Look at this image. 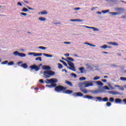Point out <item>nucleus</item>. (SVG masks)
<instances>
[{
	"label": "nucleus",
	"mask_w": 126,
	"mask_h": 126,
	"mask_svg": "<svg viewBox=\"0 0 126 126\" xmlns=\"http://www.w3.org/2000/svg\"><path fill=\"white\" fill-rule=\"evenodd\" d=\"M94 85L92 84V82H89V81H85L83 83H80L79 84V87L81 92H83L84 94H87L88 92H90L89 90L84 88L89 87V86H93Z\"/></svg>",
	"instance_id": "nucleus-1"
},
{
	"label": "nucleus",
	"mask_w": 126,
	"mask_h": 126,
	"mask_svg": "<svg viewBox=\"0 0 126 126\" xmlns=\"http://www.w3.org/2000/svg\"><path fill=\"white\" fill-rule=\"evenodd\" d=\"M42 68L44 70H46L43 71V75L45 76V78H50L51 76H53V75H55V74H56V73L55 72L50 70L51 69V67H50V66L43 65Z\"/></svg>",
	"instance_id": "nucleus-2"
},
{
	"label": "nucleus",
	"mask_w": 126,
	"mask_h": 126,
	"mask_svg": "<svg viewBox=\"0 0 126 126\" xmlns=\"http://www.w3.org/2000/svg\"><path fill=\"white\" fill-rule=\"evenodd\" d=\"M84 98H87V99H96V100H98V101H103V102H108V101H109V98H108V97H104L103 99L102 98V97H93L91 95H85L84 96Z\"/></svg>",
	"instance_id": "nucleus-3"
},
{
	"label": "nucleus",
	"mask_w": 126,
	"mask_h": 126,
	"mask_svg": "<svg viewBox=\"0 0 126 126\" xmlns=\"http://www.w3.org/2000/svg\"><path fill=\"white\" fill-rule=\"evenodd\" d=\"M62 60H63V61H65L66 62H67L68 65H69L70 66V67H68V68H69V69L72 70V71H75L76 70L75 69V67H74V64L72 62L63 58V57L62 58Z\"/></svg>",
	"instance_id": "nucleus-4"
},
{
	"label": "nucleus",
	"mask_w": 126,
	"mask_h": 126,
	"mask_svg": "<svg viewBox=\"0 0 126 126\" xmlns=\"http://www.w3.org/2000/svg\"><path fill=\"white\" fill-rule=\"evenodd\" d=\"M66 90V88L62 86H58L55 88V90L56 92H62V91H63Z\"/></svg>",
	"instance_id": "nucleus-5"
},
{
	"label": "nucleus",
	"mask_w": 126,
	"mask_h": 126,
	"mask_svg": "<svg viewBox=\"0 0 126 126\" xmlns=\"http://www.w3.org/2000/svg\"><path fill=\"white\" fill-rule=\"evenodd\" d=\"M40 66H42V64H40L38 66L33 64L30 66V68H31V70H33L34 69L35 71H39V70H40Z\"/></svg>",
	"instance_id": "nucleus-6"
},
{
	"label": "nucleus",
	"mask_w": 126,
	"mask_h": 126,
	"mask_svg": "<svg viewBox=\"0 0 126 126\" xmlns=\"http://www.w3.org/2000/svg\"><path fill=\"white\" fill-rule=\"evenodd\" d=\"M58 82V79L56 78H52L51 79H46L45 83L46 84H50V83H57Z\"/></svg>",
	"instance_id": "nucleus-7"
},
{
	"label": "nucleus",
	"mask_w": 126,
	"mask_h": 126,
	"mask_svg": "<svg viewBox=\"0 0 126 126\" xmlns=\"http://www.w3.org/2000/svg\"><path fill=\"white\" fill-rule=\"evenodd\" d=\"M118 10L119 12H110V13L111 14H112L113 15H119V14H121V13H123V12H124V11H125L124 8H118Z\"/></svg>",
	"instance_id": "nucleus-8"
},
{
	"label": "nucleus",
	"mask_w": 126,
	"mask_h": 126,
	"mask_svg": "<svg viewBox=\"0 0 126 126\" xmlns=\"http://www.w3.org/2000/svg\"><path fill=\"white\" fill-rule=\"evenodd\" d=\"M72 96H74V97H83V94L81 92L74 93L72 94Z\"/></svg>",
	"instance_id": "nucleus-9"
},
{
	"label": "nucleus",
	"mask_w": 126,
	"mask_h": 126,
	"mask_svg": "<svg viewBox=\"0 0 126 126\" xmlns=\"http://www.w3.org/2000/svg\"><path fill=\"white\" fill-rule=\"evenodd\" d=\"M89 82H92L93 84V83H96L97 85H99V86H103V85H104L103 83H102V82H101L100 81H89Z\"/></svg>",
	"instance_id": "nucleus-10"
},
{
	"label": "nucleus",
	"mask_w": 126,
	"mask_h": 126,
	"mask_svg": "<svg viewBox=\"0 0 126 126\" xmlns=\"http://www.w3.org/2000/svg\"><path fill=\"white\" fill-rule=\"evenodd\" d=\"M46 87H49V88H52V87H56L57 86V84L52 83V84H51V85H46Z\"/></svg>",
	"instance_id": "nucleus-11"
},
{
	"label": "nucleus",
	"mask_w": 126,
	"mask_h": 126,
	"mask_svg": "<svg viewBox=\"0 0 126 126\" xmlns=\"http://www.w3.org/2000/svg\"><path fill=\"white\" fill-rule=\"evenodd\" d=\"M107 44H108V45H112L113 46H119V44L116 42H107Z\"/></svg>",
	"instance_id": "nucleus-12"
},
{
	"label": "nucleus",
	"mask_w": 126,
	"mask_h": 126,
	"mask_svg": "<svg viewBox=\"0 0 126 126\" xmlns=\"http://www.w3.org/2000/svg\"><path fill=\"white\" fill-rule=\"evenodd\" d=\"M73 91H71V90H66L64 93H65V94H71V93H73Z\"/></svg>",
	"instance_id": "nucleus-13"
},
{
	"label": "nucleus",
	"mask_w": 126,
	"mask_h": 126,
	"mask_svg": "<svg viewBox=\"0 0 126 126\" xmlns=\"http://www.w3.org/2000/svg\"><path fill=\"white\" fill-rule=\"evenodd\" d=\"M65 83L67 84V85H69V86H70L71 87H72V83L70 82L69 81H65Z\"/></svg>",
	"instance_id": "nucleus-14"
},
{
	"label": "nucleus",
	"mask_w": 126,
	"mask_h": 126,
	"mask_svg": "<svg viewBox=\"0 0 126 126\" xmlns=\"http://www.w3.org/2000/svg\"><path fill=\"white\" fill-rule=\"evenodd\" d=\"M38 14H41V15H45V14H48V12H47V11H43L39 12Z\"/></svg>",
	"instance_id": "nucleus-15"
},
{
	"label": "nucleus",
	"mask_w": 126,
	"mask_h": 126,
	"mask_svg": "<svg viewBox=\"0 0 126 126\" xmlns=\"http://www.w3.org/2000/svg\"><path fill=\"white\" fill-rule=\"evenodd\" d=\"M21 66L22 67H23V68H27L28 67V65H27L26 63H23L21 65Z\"/></svg>",
	"instance_id": "nucleus-16"
},
{
	"label": "nucleus",
	"mask_w": 126,
	"mask_h": 126,
	"mask_svg": "<svg viewBox=\"0 0 126 126\" xmlns=\"http://www.w3.org/2000/svg\"><path fill=\"white\" fill-rule=\"evenodd\" d=\"M109 93H110L111 94H112V95H117L119 94V93L115 91H111V92H109Z\"/></svg>",
	"instance_id": "nucleus-17"
},
{
	"label": "nucleus",
	"mask_w": 126,
	"mask_h": 126,
	"mask_svg": "<svg viewBox=\"0 0 126 126\" xmlns=\"http://www.w3.org/2000/svg\"><path fill=\"white\" fill-rule=\"evenodd\" d=\"M79 69L81 73H84V67H80Z\"/></svg>",
	"instance_id": "nucleus-18"
},
{
	"label": "nucleus",
	"mask_w": 126,
	"mask_h": 126,
	"mask_svg": "<svg viewBox=\"0 0 126 126\" xmlns=\"http://www.w3.org/2000/svg\"><path fill=\"white\" fill-rule=\"evenodd\" d=\"M19 56L21 57V58H24V57H26V54L24 53H20L19 54Z\"/></svg>",
	"instance_id": "nucleus-19"
},
{
	"label": "nucleus",
	"mask_w": 126,
	"mask_h": 126,
	"mask_svg": "<svg viewBox=\"0 0 126 126\" xmlns=\"http://www.w3.org/2000/svg\"><path fill=\"white\" fill-rule=\"evenodd\" d=\"M43 55L45 57H47V58H52V57H53V55L50 54H43Z\"/></svg>",
	"instance_id": "nucleus-20"
},
{
	"label": "nucleus",
	"mask_w": 126,
	"mask_h": 126,
	"mask_svg": "<svg viewBox=\"0 0 126 126\" xmlns=\"http://www.w3.org/2000/svg\"><path fill=\"white\" fill-rule=\"evenodd\" d=\"M115 102L116 103H122V100L120 98H116L115 99Z\"/></svg>",
	"instance_id": "nucleus-21"
},
{
	"label": "nucleus",
	"mask_w": 126,
	"mask_h": 126,
	"mask_svg": "<svg viewBox=\"0 0 126 126\" xmlns=\"http://www.w3.org/2000/svg\"><path fill=\"white\" fill-rule=\"evenodd\" d=\"M38 19L39 20H40V21H46V18L44 17H39Z\"/></svg>",
	"instance_id": "nucleus-22"
},
{
	"label": "nucleus",
	"mask_w": 126,
	"mask_h": 126,
	"mask_svg": "<svg viewBox=\"0 0 126 126\" xmlns=\"http://www.w3.org/2000/svg\"><path fill=\"white\" fill-rule=\"evenodd\" d=\"M42 53H34V57H39L42 56Z\"/></svg>",
	"instance_id": "nucleus-23"
},
{
	"label": "nucleus",
	"mask_w": 126,
	"mask_h": 126,
	"mask_svg": "<svg viewBox=\"0 0 126 126\" xmlns=\"http://www.w3.org/2000/svg\"><path fill=\"white\" fill-rule=\"evenodd\" d=\"M22 11H23L24 12H27V11H29V10H28V9H27L25 7H24V8H23Z\"/></svg>",
	"instance_id": "nucleus-24"
},
{
	"label": "nucleus",
	"mask_w": 126,
	"mask_h": 126,
	"mask_svg": "<svg viewBox=\"0 0 126 126\" xmlns=\"http://www.w3.org/2000/svg\"><path fill=\"white\" fill-rule=\"evenodd\" d=\"M91 93H94V94H98V91H89Z\"/></svg>",
	"instance_id": "nucleus-25"
},
{
	"label": "nucleus",
	"mask_w": 126,
	"mask_h": 126,
	"mask_svg": "<svg viewBox=\"0 0 126 126\" xmlns=\"http://www.w3.org/2000/svg\"><path fill=\"white\" fill-rule=\"evenodd\" d=\"M60 62L62 63H63V64H64V65H65V66H67V64L64 61H63V60H60Z\"/></svg>",
	"instance_id": "nucleus-26"
},
{
	"label": "nucleus",
	"mask_w": 126,
	"mask_h": 126,
	"mask_svg": "<svg viewBox=\"0 0 126 126\" xmlns=\"http://www.w3.org/2000/svg\"><path fill=\"white\" fill-rule=\"evenodd\" d=\"M120 80L122 81H126V77H121L120 78Z\"/></svg>",
	"instance_id": "nucleus-27"
},
{
	"label": "nucleus",
	"mask_w": 126,
	"mask_h": 126,
	"mask_svg": "<svg viewBox=\"0 0 126 126\" xmlns=\"http://www.w3.org/2000/svg\"><path fill=\"white\" fill-rule=\"evenodd\" d=\"M67 60H68V61H70V62H74V59L71 57L67 58Z\"/></svg>",
	"instance_id": "nucleus-28"
},
{
	"label": "nucleus",
	"mask_w": 126,
	"mask_h": 126,
	"mask_svg": "<svg viewBox=\"0 0 126 126\" xmlns=\"http://www.w3.org/2000/svg\"><path fill=\"white\" fill-rule=\"evenodd\" d=\"M13 55H14V56H19V52L15 51L14 52H13Z\"/></svg>",
	"instance_id": "nucleus-29"
},
{
	"label": "nucleus",
	"mask_w": 126,
	"mask_h": 126,
	"mask_svg": "<svg viewBox=\"0 0 126 126\" xmlns=\"http://www.w3.org/2000/svg\"><path fill=\"white\" fill-rule=\"evenodd\" d=\"M100 48H101L102 49H107V48H108V45L105 44V45L101 46Z\"/></svg>",
	"instance_id": "nucleus-30"
},
{
	"label": "nucleus",
	"mask_w": 126,
	"mask_h": 126,
	"mask_svg": "<svg viewBox=\"0 0 126 126\" xmlns=\"http://www.w3.org/2000/svg\"><path fill=\"white\" fill-rule=\"evenodd\" d=\"M38 48V49H41V50H46L47 49L46 47L43 46H39Z\"/></svg>",
	"instance_id": "nucleus-31"
},
{
	"label": "nucleus",
	"mask_w": 126,
	"mask_h": 126,
	"mask_svg": "<svg viewBox=\"0 0 126 126\" xmlns=\"http://www.w3.org/2000/svg\"><path fill=\"white\" fill-rule=\"evenodd\" d=\"M13 64H14V62L13 61L10 62L8 63V65H13Z\"/></svg>",
	"instance_id": "nucleus-32"
},
{
	"label": "nucleus",
	"mask_w": 126,
	"mask_h": 126,
	"mask_svg": "<svg viewBox=\"0 0 126 126\" xmlns=\"http://www.w3.org/2000/svg\"><path fill=\"white\" fill-rule=\"evenodd\" d=\"M35 61H39V62H42V58L41 57H37L35 59Z\"/></svg>",
	"instance_id": "nucleus-33"
},
{
	"label": "nucleus",
	"mask_w": 126,
	"mask_h": 126,
	"mask_svg": "<svg viewBox=\"0 0 126 126\" xmlns=\"http://www.w3.org/2000/svg\"><path fill=\"white\" fill-rule=\"evenodd\" d=\"M103 89H105V90H110V88H108L107 86H104L103 87Z\"/></svg>",
	"instance_id": "nucleus-34"
},
{
	"label": "nucleus",
	"mask_w": 126,
	"mask_h": 126,
	"mask_svg": "<svg viewBox=\"0 0 126 126\" xmlns=\"http://www.w3.org/2000/svg\"><path fill=\"white\" fill-rule=\"evenodd\" d=\"M109 101L110 102H114V101H115V99L114 98V97H110Z\"/></svg>",
	"instance_id": "nucleus-35"
},
{
	"label": "nucleus",
	"mask_w": 126,
	"mask_h": 126,
	"mask_svg": "<svg viewBox=\"0 0 126 126\" xmlns=\"http://www.w3.org/2000/svg\"><path fill=\"white\" fill-rule=\"evenodd\" d=\"M58 68L61 69V68H63V65L60 63H58Z\"/></svg>",
	"instance_id": "nucleus-36"
},
{
	"label": "nucleus",
	"mask_w": 126,
	"mask_h": 126,
	"mask_svg": "<svg viewBox=\"0 0 126 126\" xmlns=\"http://www.w3.org/2000/svg\"><path fill=\"white\" fill-rule=\"evenodd\" d=\"M111 105H112V103L111 102H107L106 103V106L107 107H110V106H111Z\"/></svg>",
	"instance_id": "nucleus-37"
},
{
	"label": "nucleus",
	"mask_w": 126,
	"mask_h": 126,
	"mask_svg": "<svg viewBox=\"0 0 126 126\" xmlns=\"http://www.w3.org/2000/svg\"><path fill=\"white\" fill-rule=\"evenodd\" d=\"M8 63V61H5L1 63V64H6V63Z\"/></svg>",
	"instance_id": "nucleus-38"
},
{
	"label": "nucleus",
	"mask_w": 126,
	"mask_h": 126,
	"mask_svg": "<svg viewBox=\"0 0 126 126\" xmlns=\"http://www.w3.org/2000/svg\"><path fill=\"white\" fill-rule=\"evenodd\" d=\"M80 80H86V78L85 77H80L79 78Z\"/></svg>",
	"instance_id": "nucleus-39"
},
{
	"label": "nucleus",
	"mask_w": 126,
	"mask_h": 126,
	"mask_svg": "<svg viewBox=\"0 0 126 126\" xmlns=\"http://www.w3.org/2000/svg\"><path fill=\"white\" fill-rule=\"evenodd\" d=\"M87 45H88L89 46H91V47H95V45L94 44H91L89 43H87Z\"/></svg>",
	"instance_id": "nucleus-40"
},
{
	"label": "nucleus",
	"mask_w": 126,
	"mask_h": 126,
	"mask_svg": "<svg viewBox=\"0 0 126 126\" xmlns=\"http://www.w3.org/2000/svg\"><path fill=\"white\" fill-rule=\"evenodd\" d=\"M98 79H100L99 77L96 76L94 78V80H98Z\"/></svg>",
	"instance_id": "nucleus-41"
},
{
	"label": "nucleus",
	"mask_w": 126,
	"mask_h": 126,
	"mask_svg": "<svg viewBox=\"0 0 126 126\" xmlns=\"http://www.w3.org/2000/svg\"><path fill=\"white\" fill-rule=\"evenodd\" d=\"M109 11H110V10H102V12L103 13H107V12H109Z\"/></svg>",
	"instance_id": "nucleus-42"
},
{
	"label": "nucleus",
	"mask_w": 126,
	"mask_h": 126,
	"mask_svg": "<svg viewBox=\"0 0 126 126\" xmlns=\"http://www.w3.org/2000/svg\"><path fill=\"white\" fill-rule=\"evenodd\" d=\"M71 21H82V20H78V19H74V20H70Z\"/></svg>",
	"instance_id": "nucleus-43"
},
{
	"label": "nucleus",
	"mask_w": 126,
	"mask_h": 126,
	"mask_svg": "<svg viewBox=\"0 0 126 126\" xmlns=\"http://www.w3.org/2000/svg\"><path fill=\"white\" fill-rule=\"evenodd\" d=\"M92 29H93L94 31H98V29L94 28V27H93Z\"/></svg>",
	"instance_id": "nucleus-44"
},
{
	"label": "nucleus",
	"mask_w": 126,
	"mask_h": 126,
	"mask_svg": "<svg viewBox=\"0 0 126 126\" xmlns=\"http://www.w3.org/2000/svg\"><path fill=\"white\" fill-rule=\"evenodd\" d=\"M21 15H23L24 16H26L27 15V14L26 13H21Z\"/></svg>",
	"instance_id": "nucleus-45"
},
{
	"label": "nucleus",
	"mask_w": 126,
	"mask_h": 126,
	"mask_svg": "<svg viewBox=\"0 0 126 126\" xmlns=\"http://www.w3.org/2000/svg\"><path fill=\"white\" fill-rule=\"evenodd\" d=\"M71 75H72V76H74V77H75V78L77 77V75H76V74H75L74 73H72Z\"/></svg>",
	"instance_id": "nucleus-46"
},
{
	"label": "nucleus",
	"mask_w": 126,
	"mask_h": 126,
	"mask_svg": "<svg viewBox=\"0 0 126 126\" xmlns=\"http://www.w3.org/2000/svg\"><path fill=\"white\" fill-rule=\"evenodd\" d=\"M74 10H79V9H81V8L80 7H77V8H75Z\"/></svg>",
	"instance_id": "nucleus-47"
},
{
	"label": "nucleus",
	"mask_w": 126,
	"mask_h": 126,
	"mask_svg": "<svg viewBox=\"0 0 126 126\" xmlns=\"http://www.w3.org/2000/svg\"><path fill=\"white\" fill-rule=\"evenodd\" d=\"M62 71H63H63H64L65 72V73H67V71L65 69H62Z\"/></svg>",
	"instance_id": "nucleus-48"
},
{
	"label": "nucleus",
	"mask_w": 126,
	"mask_h": 126,
	"mask_svg": "<svg viewBox=\"0 0 126 126\" xmlns=\"http://www.w3.org/2000/svg\"><path fill=\"white\" fill-rule=\"evenodd\" d=\"M18 5H20V6H22V4H21V2H18L17 3Z\"/></svg>",
	"instance_id": "nucleus-49"
},
{
	"label": "nucleus",
	"mask_w": 126,
	"mask_h": 126,
	"mask_svg": "<svg viewBox=\"0 0 126 126\" xmlns=\"http://www.w3.org/2000/svg\"><path fill=\"white\" fill-rule=\"evenodd\" d=\"M39 82H40V83H44V80L43 79H40L39 80Z\"/></svg>",
	"instance_id": "nucleus-50"
},
{
	"label": "nucleus",
	"mask_w": 126,
	"mask_h": 126,
	"mask_svg": "<svg viewBox=\"0 0 126 126\" xmlns=\"http://www.w3.org/2000/svg\"><path fill=\"white\" fill-rule=\"evenodd\" d=\"M86 66H87V68H90L91 67V66H90L89 64H87Z\"/></svg>",
	"instance_id": "nucleus-51"
},
{
	"label": "nucleus",
	"mask_w": 126,
	"mask_h": 126,
	"mask_svg": "<svg viewBox=\"0 0 126 126\" xmlns=\"http://www.w3.org/2000/svg\"><path fill=\"white\" fill-rule=\"evenodd\" d=\"M101 81H102V82H107V80L104 79H102Z\"/></svg>",
	"instance_id": "nucleus-52"
},
{
	"label": "nucleus",
	"mask_w": 126,
	"mask_h": 126,
	"mask_svg": "<svg viewBox=\"0 0 126 126\" xmlns=\"http://www.w3.org/2000/svg\"><path fill=\"white\" fill-rule=\"evenodd\" d=\"M123 101L125 103V105H126V98L124 99Z\"/></svg>",
	"instance_id": "nucleus-53"
},
{
	"label": "nucleus",
	"mask_w": 126,
	"mask_h": 126,
	"mask_svg": "<svg viewBox=\"0 0 126 126\" xmlns=\"http://www.w3.org/2000/svg\"><path fill=\"white\" fill-rule=\"evenodd\" d=\"M29 55L32 56V55H35V53H29Z\"/></svg>",
	"instance_id": "nucleus-54"
},
{
	"label": "nucleus",
	"mask_w": 126,
	"mask_h": 126,
	"mask_svg": "<svg viewBox=\"0 0 126 126\" xmlns=\"http://www.w3.org/2000/svg\"><path fill=\"white\" fill-rule=\"evenodd\" d=\"M28 9H30V10H34V9H33V8H32L31 7H28Z\"/></svg>",
	"instance_id": "nucleus-55"
},
{
	"label": "nucleus",
	"mask_w": 126,
	"mask_h": 126,
	"mask_svg": "<svg viewBox=\"0 0 126 126\" xmlns=\"http://www.w3.org/2000/svg\"><path fill=\"white\" fill-rule=\"evenodd\" d=\"M64 44H70V42H64Z\"/></svg>",
	"instance_id": "nucleus-56"
},
{
	"label": "nucleus",
	"mask_w": 126,
	"mask_h": 126,
	"mask_svg": "<svg viewBox=\"0 0 126 126\" xmlns=\"http://www.w3.org/2000/svg\"><path fill=\"white\" fill-rule=\"evenodd\" d=\"M20 63H22V62H19L17 63V64H18V65H19V64H20Z\"/></svg>",
	"instance_id": "nucleus-57"
},
{
	"label": "nucleus",
	"mask_w": 126,
	"mask_h": 126,
	"mask_svg": "<svg viewBox=\"0 0 126 126\" xmlns=\"http://www.w3.org/2000/svg\"><path fill=\"white\" fill-rule=\"evenodd\" d=\"M34 90H35V91H38V90H39V88H34Z\"/></svg>",
	"instance_id": "nucleus-58"
},
{
	"label": "nucleus",
	"mask_w": 126,
	"mask_h": 126,
	"mask_svg": "<svg viewBox=\"0 0 126 126\" xmlns=\"http://www.w3.org/2000/svg\"><path fill=\"white\" fill-rule=\"evenodd\" d=\"M65 56H66V57H69V54L67 53L65 54Z\"/></svg>",
	"instance_id": "nucleus-59"
},
{
	"label": "nucleus",
	"mask_w": 126,
	"mask_h": 126,
	"mask_svg": "<svg viewBox=\"0 0 126 126\" xmlns=\"http://www.w3.org/2000/svg\"><path fill=\"white\" fill-rule=\"evenodd\" d=\"M111 66H114V67H115V66H118L116 65L115 64H112V65H111Z\"/></svg>",
	"instance_id": "nucleus-60"
},
{
	"label": "nucleus",
	"mask_w": 126,
	"mask_h": 126,
	"mask_svg": "<svg viewBox=\"0 0 126 126\" xmlns=\"http://www.w3.org/2000/svg\"><path fill=\"white\" fill-rule=\"evenodd\" d=\"M120 1H121V2H124V3H126V2L125 1H124V0H120Z\"/></svg>",
	"instance_id": "nucleus-61"
},
{
	"label": "nucleus",
	"mask_w": 126,
	"mask_h": 126,
	"mask_svg": "<svg viewBox=\"0 0 126 126\" xmlns=\"http://www.w3.org/2000/svg\"><path fill=\"white\" fill-rule=\"evenodd\" d=\"M25 3H29V2L28 1H24Z\"/></svg>",
	"instance_id": "nucleus-62"
},
{
	"label": "nucleus",
	"mask_w": 126,
	"mask_h": 126,
	"mask_svg": "<svg viewBox=\"0 0 126 126\" xmlns=\"http://www.w3.org/2000/svg\"><path fill=\"white\" fill-rule=\"evenodd\" d=\"M115 87H118L119 88V87H120V86H119V85H115Z\"/></svg>",
	"instance_id": "nucleus-63"
},
{
	"label": "nucleus",
	"mask_w": 126,
	"mask_h": 126,
	"mask_svg": "<svg viewBox=\"0 0 126 126\" xmlns=\"http://www.w3.org/2000/svg\"><path fill=\"white\" fill-rule=\"evenodd\" d=\"M102 53L103 54H108V52H103Z\"/></svg>",
	"instance_id": "nucleus-64"
}]
</instances>
